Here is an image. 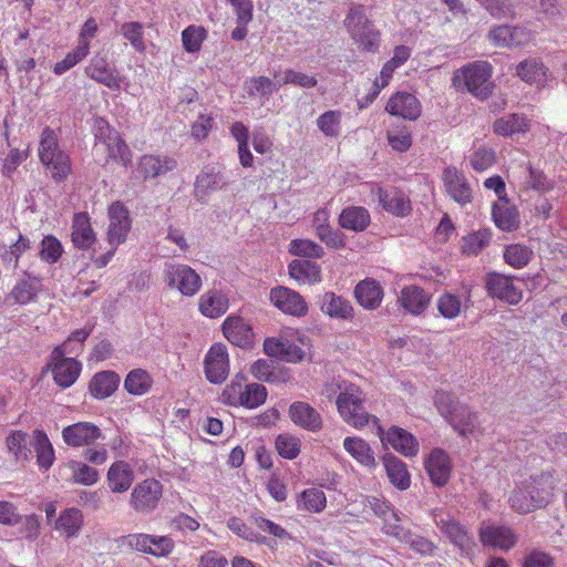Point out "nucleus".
<instances>
[{
    "mask_svg": "<svg viewBox=\"0 0 567 567\" xmlns=\"http://www.w3.org/2000/svg\"><path fill=\"white\" fill-rule=\"evenodd\" d=\"M296 505L298 511L321 513L327 506V497L322 489L310 487L297 496Z\"/></svg>",
    "mask_w": 567,
    "mask_h": 567,
    "instance_id": "49",
    "label": "nucleus"
},
{
    "mask_svg": "<svg viewBox=\"0 0 567 567\" xmlns=\"http://www.w3.org/2000/svg\"><path fill=\"white\" fill-rule=\"evenodd\" d=\"M486 289L489 296L509 305H517L523 299V292L514 285L513 278L501 274L487 276Z\"/></svg>",
    "mask_w": 567,
    "mask_h": 567,
    "instance_id": "20",
    "label": "nucleus"
},
{
    "mask_svg": "<svg viewBox=\"0 0 567 567\" xmlns=\"http://www.w3.org/2000/svg\"><path fill=\"white\" fill-rule=\"evenodd\" d=\"M471 303V289H466L463 295L445 291L437 297L436 309L444 319L453 320L470 308Z\"/></svg>",
    "mask_w": 567,
    "mask_h": 567,
    "instance_id": "28",
    "label": "nucleus"
},
{
    "mask_svg": "<svg viewBox=\"0 0 567 567\" xmlns=\"http://www.w3.org/2000/svg\"><path fill=\"white\" fill-rule=\"evenodd\" d=\"M38 156L55 183H63L72 173V161L59 143L58 134L45 126L40 135Z\"/></svg>",
    "mask_w": 567,
    "mask_h": 567,
    "instance_id": "3",
    "label": "nucleus"
},
{
    "mask_svg": "<svg viewBox=\"0 0 567 567\" xmlns=\"http://www.w3.org/2000/svg\"><path fill=\"white\" fill-rule=\"evenodd\" d=\"M430 301L431 295L415 285L403 287L398 298L400 307L413 316L422 315L427 309Z\"/></svg>",
    "mask_w": 567,
    "mask_h": 567,
    "instance_id": "30",
    "label": "nucleus"
},
{
    "mask_svg": "<svg viewBox=\"0 0 567 567\" xmlns=\"http://www.w3.org/2000/svg\"><path fill=\"white\" fill-rule=\"evenodd\" d=\"M433 520L440 533L445 537L462 555L470 556L476 547L475 539L468 527L461 523L455 516L446 512H434Z\"/></svg>",
    "mask_w": 567,
    "mask_h": 567,
    "instance_id": "7",
    "label": "nucleus"
},
{
    "mask_svg": "<svg viewBox=\"0 0 567 567\" xmlns=\"http://www.w3.org/2000/svg\"><path fill=\"white\" fill-rule=\"evenodd\" d=\"M480 540L484 546L509 550L513 548L518 537L513 528L504 525L482 523L478 528Z\"/></svg>",
    "mask_w": 567,
    "mask_h": 567,
    "instance_id": "13",
    "label": "nucleus"
},
{
    "mask_svg": "<svg viewBox=\"0 0 567 567\" xmlns=\"http://www.w3.org/2000/svg\"><path fill=\"white\" fill-rule=\"evenodd\" d=\"M28 433L21 430H11L4 439L7 452L17 462H27L30 460L31 450L28 446Z\"/></svg>",
    "mask_w": 567,
    "mask_h": 567,
    "instance_id": "46",
    "label": "nucleus"
},
{
    "mask_svg": "<svg viewBox=\"0 0 567 567\" xmlns=\"http://www.w3.org/2000/svg\"><path fill=\"white\" fill-rule=\"evenodd\" d=\"M492 217L497 228L503 231H512L518 228L519 213L509 199L497 200L492 207Z\"/></svg>",
    "mask_w": 567,
    "mask_h": 567,
    "instance_id": "36",
    "label": "nucleus"
},
{
    "mask_svg": "<svg viewBox=\"0 0 567 567\" xmlns=\"http://www.w3.org/2000/svg\"><path fill=\"white\" fill-rule=\"evenodd\" d=\"M66 352H74L66 350L64 346H56L51 354L48 363V369L51 370L54 382L68 389L73 385L80 377L82 364L73 358H66Z\"/></svg>",
    "mask_w": 567,
    "mask_h": 567,
    "instance_id": "8",
    "label": "nucleus"
},
{
    "mask_svg": "<svg viewBox=\"0 0 567 567\" xmlns=\"http://www.w3.org/2000/svg\"><path fill=\"white\" fill-rule=\"evenodd\" d=\"M339 394L336 399V405L340 417L357 430H362L369 423L377 430V435H383V427L380 420L364 411V393L360 386L342 382L338 384Z\"/></svg>",
    "mask_w": 567,
    "mask_h": 567,
    "instance_id": "2",
    "label": "nucleus"
},
{
    "mask_svg": "<svg viewBox=\"0 0 567 567\" xmlns=\"http://www.w3.org/2000/svg\"><path fill=\"white\" fill-rule=\"evenodd\" d=\"M282 87L281 78L278 74L270 79L265 75L252 76L246 82V90L250 96L269 97Z\"/></svg>",
    "mask_w": 567,
    "mask_h": 567,
    "instance_id": "48",
    "label": "nucleus"
},
{
    "mask_svg": "<svg viewBox=\"0 0 567 567\" xmlns=\"http://www.w3.org/2000/svg\"><path fill=\"white\" fill-rule=\"evenodd\" d=\"M275 446L278 454L286 460H295L301 452L300 439L290 433L279 434L276 437Z\"/></svg>",
    "mask_w": 567,
    "mask_h": 567,
    "instance_id": "57",
    "label": "nucleus"
},
{
    "mask_svg": "<svg viewBox=\"0 0 567 567\" xmlns=\"http://www.w3.org/2000/svg\"><path fill=\"white\" fill-rule=\"evenodd\" d=\"M153 383L152 375L146 370L138 368L127 373L124 389L131 395L142 396L151 391Z\"/></svg>",
    "mask_w": 567,
    "mask_h": 567,
    "instance_id": "47",
    "label": "nucleus"
},
{
    "mask_svg": "<svg viewBox=\"0 0 567 567\" xmlns=\"http://www.w3.org/2000/svg\"><path fill=\"white\" fill-rule=\"evenodd\" d=\"M62 252L63 247L56 237L48 235L42 239L39 256L43 261L55 264L61 258Z\"/></svg>",
    "mask_w": 567,
    "mask_h": 567,
    "instance_id": "64",
    "label": "nucleus"
},
{
    "mask_svg": "<svg viewBox=\"0 0 567 567\" xmlns=\"http://www.w3.org/2000/svg\"><path fill=\"white\" fill-rule=\"evenodd\" d=\"M353 297L363 309L375 310L382 303L384 290L375 279L365 278L355 285Z\"/></svg>",
    "mask_w": 567,
    "mask_h": 567,
    "instance_id": "27",
    "label": "nucleus"
},
{
    "mask_svg": "<svg viewBox=\"0 0 567 567\" xmlns=\"http://www.w3.org/2000/svg\"><path fill=\"white\" fill-rule=\"evenodd\" d=\"M227 527L238 537L251 542L261 544L265 542V537L255 532L249 525L238 517H230L227 522Z\"/></svg>",
    "mask_w": 567,
    "mask_h": 567,
    "instance_id": "63",
    "label": "nucleus"
},
{
    "mask_svg": "<svg viewBox=\"0 0 567 567\" xmlns=\"http://www.w3.org/2000/svg\"><path fill=\"white\" fill-rule=\"evenodd\" d=\"M425 471L433 485L444 487L451 478L452 461L442 449H434L424 461Z\"/></svg>",
    "mask_w": 567,
    "mask_h": 567,
    "instance_id": "16",
    "label": "nucleus"
},
{
    "mask_svg": "<svg viewBox=\"0 0 567 567\" xmlns=\"http://www.w3.org/2000/svg\"><path fill=\"white\" fill-rule=\"evenodd\" d=\"M245 381L246 377L244 374H236L234 379L224 388L219 398L221 403L229 406H240Z\"/></svg>",
    "mask_w": 567,
    "mask_h": 567,
    "instance_id": "58",
    "label": "nucleus"
},
{
    "mask_svg": "<svg viewBox=\"0 0 567 567\" xmlns=\"http://www.w3.org/2000/svg\"><path fill=\"white\" fill-rule=\"evenodd\" d=\"M378 196L381 206L388 213L398 217H404L411 213V202L404 192L398 188H380Z\"/></svg>",
    "mask_w": 567,
    "mask_h": 567,
    "instance_id": "35",
    "label": "nucleus"
},
{
    "mask_svg": "<svg viewBox=\"0 0 567 567\" xmlns=\"http://www.w3.org/2000/svg\"><path fill=\"white\" fill-rule=\"evenodd\" d=\"M458 411L452 416L449 423L462 436L472 434L477 423V415L471 411L466 405H460Z\"/></svg>",
    "mask_w": 567,
    "mask_h": 567,
    "instance_id": "52",
    "label": "nucleus"
},
{
    "mask_svg": "<svg viewBox=\"0 0 567 567\" xmlns=\"http://www.w3.org/2000/svg\"><path fill=\"white\" fill-rule=\"evenodd\" d=\"M529 130V120L524 114L512 113L497 118L493 123L496 135L511 137L514 134L525 133Z\"/></svg>",
    "mask_w": 567,
    "mask_h": 567,
    "instance_id": "42",
    "label": "nucleus"
},
{
    "mask_svg": "<svg viewBox=\"0 0 567 567\" xmlns=\"http://www.w3.org/2000/svg\"><path fill=\"white\" fill-rule=\"evenodd\" d=\"M441 179L446 195L461 206H466L473 200V189L464 173L454 166L443 169Z\"/></svg>",
    "mask_w": 567,
    "mask_h": 567,
    "instance_id": "12",
    "label": "nucleus"
},
{
    "mask_svg": "<svg viewBox=\"0 0 567 567\" xmlns=\"http://www.w3.org/2000/svg\"><path fill=\"white\" fill-rule=\"evenodd\" d=\"M85 74L111 90L121 89L122 78L118 71L116 68L112 66L104 56H93L85 68Z\"/></svg>",
    "mask_w": 567,
    "mask_h": 567,
    "instance_id": "23",
    "label": "nucleus"
},
{
    "mask_svg": "<svg viewBox=\"0 0 567 567\" xmlns=\"http://www.w3.org/2000/svg\"><path fill=\"white\" fill-rule=\"evenodd\" d=\"M343 23L350 38L360 50L370 53L379 51L381 44V32L367 17L362 4L351 7Z\"/></svg>",
    "mask_w": 567,
    "mask_h": 567,
    "instance_id": "5",
    "label": "nucleus"
},
{
    "mask_svg": "<svg viewBox=\"0 0 567 567\" xmlns=\"http://www.w3.org/2000/svg\"><path fill=\"white\" fill-rule=\"evenodd\" d=\"M383 464L386 476L398 489L405 491L410 487L411 477L403 461L389 454L383 457Z\"/></svg>",
    "mask_w": 567,
    "mask_h": 567,
    "instance_id": "45",
    "label": "nucleus"
},
{
    "mask_svg": "<svg viewBox=\"0 0 567 567\" xmlns=\"http://www.w3.org/2000/svg\"><path fill=\"white\" fill-rule=\"evenodd\" d=\"M492 238V233L488 229H478L467 234L462 238L461 251L467 256L480 254Z\"/></svg>",
    "mask_w": 567,
    "mask_h": 567,
    "instance_id": "53",
    "label": "nucleus"
},
{
    "mask_svg": "<svg viewBox=\"0 0 567 567\" xmlns=\"http://www.w3.org/2000/svg\"><path fill=\"white\" fill-rule=\"evenodd\" d=\"M120 382V374L115 371L97 372L89 382V393L96 400L107 399L118 389Z\"/></svg>",
    "mask_w": 567,
    "mask_h": 567,
    "instance_id": "34",
    "label": "nucleus"
},
{
    "mask_svg": "<svg viewBox=\"0 0 567 567\" xmlns=\"http://www.w3.org/2000/svg\"><path fill=\"white\" fill-rule=\"evenodd\" d=\"M120 32L137 52L143 53L146 50L143 38L144 28L141 22H124L120 28Z\"/></svg>",
    "mask_w": 567,
    "mask_h": 567,
    "instance_id": "60",
    "label": "nucleus"
},
{
    "mask_svg": "<svg viewBox=\"0 0 567 567\" xmlns=\"http://www.w3.org/2000/svg\"><path fill=\"white\" fill-rule=\"evenodd\" d=\"M320 310L329 318L350 322L355 316L351 301L333 291H327L320 297Z\"/></svg>",
    "mask_w": 567,
    "mask_h": 567,
    "instance_id": "25",
    "label": "nucleus"
},
{
    "mask_svg": "<svg viewBox=\"0 0 567 567\" xmlns=\"http://www.w3.org/2000/svg\"><path fill=\"white\" fill-rule=\"evenodd\" d=\"M32 446L35 451L37 464L41 471H48L55 461V453L49 436L43 430L32 432Z\"/></svg>",
    "mask_w": 567,
    "mask_h": 567,
    "instance_id": "41",
    "label": "nucleus"
},
{
    "mask_svg": "<svg viewBox=\"0 0 567 567\" xmlns=\"http://www.w3.org/2000/svg\"><path fill=\"white\" fill-rule=\"evenodd\" d=\"M208 32L205 27L190 24L182 31V45L187 53H198L207 39Z\"/></svg>",
    "mask_w": 567,
    "mask_h": 567,
    "instance_id": "51",
    "label": "nucleus"
},
{
    "mask_svg": "<svg viewBox=\"0 0 567 567\" xmlns=\"http://www.w3.org/2000/svg\"><path fill=\"white\" fill-rule=\"evenodd\" d=\"M267 355L289 363H298L306 357L303 349L287 338H267L264 342Z\"/></svg>",
    "mask_w": 567,
    "mask_h": 567,
    "instance_id": "21",
    "label": "nucleus"
},
{
    "mask_svg": "<svg viewBox=\"0 0 567 567\" xmlns=\"http://www.w3.org/2000/svg\"><path fill=\"white\" fill-rule=\"evenodd\" d=\"M533 255V250L526 245L522 244L508 245L504 250L505 261L516 269H520L527 266Z\"/></svg>",
    "mask_w": 567,
    "mask_h": 567,
    "instance_id": "55",
    "label": "nucleus"
},
{
    "mask_svg": "<svg viewBox=\"0 0 567 567\" xmlns=\"http://www.w3.org/2000/svg\"><path fill=\"white\" fill-rule=\"evenodd\" d=\"M95 147H103L106 161H114L123 166L132 162V152L121 134L104 118H97L94 126Z\"/></svg>",
    "mask_w": 567,
    "mask_h": 567,
    "instance_id": "6",
    "label": "nucleus"
},
{
    "mask_svg": "<svg viewBox=\"0 0 567 567\" xmlns=\"http://www.w3.org/2000/svg\"><path fill=\"white\" fill-rule=\"evenodd\" d=\"M371 221L370 214L362 206H348L339 215V225L355 233L363 231Z\"/></svg>",
    "mask_w": 567,
    "mask_h": 567,
    "instance_id": "44",
    "label": "nucleus"
},
{
    "mask_svg": "<svg viewBox=\"0 0 567 567\" xmlns=\"http://www.w3.org/2000/svg\"><path fill=\"white\" fill-rule=\"evenodd\" d=\"M68 467L72 472V481L75 484L91 486L100 478L99 471L84 462L71 461L69 462Z\"/></svg>",
    "mask_w": 567,
    "mask_h": 567,
    "instance_id": "54",
    "label": "nucleus"
},
{
    "mask_svg": "<svg viewBox=\"0 0 567 567\" xmlns=\"http://www.w3.org/2000/svg\"><path fill=\"white\" fill-rule=\"evenodd\" d=\"M163 276L169 289H176L186 297L196 295L202 287L199 275L187 265L166 264Z\"/></svg>",
    "mask_w": 567,
    "mask_h": 567,
    "instance_id": "9",
    "label": "nucleus"
},
{
    "mask_svg": "<svg viewBox=\"0 0 567 567\" xmlns=\"http://www.w3.org/2000/svg\"><path fill=\"white\" fill-rule=\"evenodd\" d=\"M516 75L528 84L543 85L547 82L548 68L542 60L529 58L518 63Z\"/></svg>",
    "mask_w": 567,
    "mask_h": 567,
    "instance_id": "40",
    "label": "nucleus"
},
{
    "mask_svg": "<svg viewBox=\"0 0 567 567\" xmlns=\"http://www.w3.org/2000/svg\"><path fill=\"white\" fill-rule=\"evenodd\" d=\"M290 421L298 427L317 433L323 426V420L319 411L303 401H295L289 405Z\"/></svg>",
    "mask_w": 567,
    "mask_h": 567,
    "instance_id": "19",
    "label": "nucleus"
},
{
    "mask_svg": "<svg viewBox=\"0 0 567 567\" xmlns=\"http://www.w3.org/2000/svg\"><path fill=\"white\" fill-rule=\"evenodd\" d=\"M134 471L126 461H115L106 473L107 486L112 493L127 492L134 482Z\"/></svg>",
    "mask_w": 567,
    "mask_h": 567,
    "instance_id": "33",
    "label": "nucleus"
},
{
    "mask_svg": "<svg viewBox=\"0 0 567 567\" xmlns=\"http://www.w3.org/2000/svg\"><path fill=\"white\" fill-rule=\"evenodd\" d=\"M380 440L389 444L398 453L405 457H413L419 453L417 440L406 430L399 426H391L383 435H378Z\"/></svg>",
    "mask_w": 567,
    "mask_h": 567,
    "instance_id": "24",
    "label": "nucleus"
},
{
    "mask_svg": "<svg viewBox=\"0 0 567 567\" xmlns=\"http://www.w3.org/2000/svg\"><path fill=\"white\" fill-rule=\"evenodd\" d=\"M71 239L73 245L82 250L91 248L95 243L96 235L86 212H79L73 215Z\"/></svg>",
    "mask_w": 567,
    "mask_h": 567,
    "instance_id": "31",
    "label": "nucleus"
},
{
    "mask_svg": "<svg viewBox=\"0 0 567 567\" xmlns=\"http://www.w3.org/2000/svg\"><path fill=\"white\" fill-rule=\"evenodd\" d=\"M205 375L213 384H219L226 380L229 373V359L226 347L217 343L210 347L205 355Z\"/></svg>",
    "mask_w": 567,
    "mask_h": 567,
    "instance_id": "14",
    "label": "nucleus"
},
{
    "mask_svg": "<svg viewBox=\"0 0 567 567\" xmlns=\"http://www.w3.org/2000/svg\"><path fill=\"white\" fill-rule=\"evenodd\" d=\"M225 338L235 346L246 348L254 341L251 326L241 317L229 316L223 323Z\"/></svg>",
    "mask_w": 567,
    "mask_h": 567,
    "instance_id": "29",
    "label": "nucleus"
},
{
    "mask_svg": "<svg viewBox=\"0 0 567 567\" xmlns=\"http://www.w3.org/2000/svg\"><path fill=\"white\" fill-rule=\"evenodd\" d=\"M434 404L440 412V414L447 420V422L452 419L456 411H458V406L461 405L454 398V395L450 392L439 390L434 395Z\"/></svg>",
    "mask_w": 567,
    "mask_h": 567,
    "instance_id": "62",
    "label": "nucleus"
},
{
    "mask_svg": "<svg viewBox=\"0 0 567 567\" xmlns=\"http://www.w3.org/2000/svg\"><path fill=\"white\" fill-rule=\"evenodd\" d=\"M270 301L284 313L302 317L308 312V305L303 297L286 287L272 288L270 290Z\"/></svg>",
    "mask_w": 567,
    "mask_h": 567,
    "instance_id": "18",
    "label": "nucleus"
},
{
    "mask_svg": "<svg viewBox=\"0 0 567 567\" xmlns=\"http://www.w3.org/2000/svg\"><path fill=\"white\" fill-rule=\"evenodd\" d=\"M288 250L291 255L313 259H320L324 254L323 248L310 239H293Z\"/></svg>",
    "mask_w": 567,
    "mask_h": 567,
    "instance_id": "59",
    "label": "nucleus"
},
{
    "mask_svg": "<svg viewBox=\"0 0 567 567\" xmlns=\"http://www.w3.org/2000/svg\"><path fill=\"white\" fill-rule=\"evenodd\" d=\"M488 39L495 47H519L530 40V32L523 27L497 25L489 30Z\"/></svg>",
    "mask_w": 567,
    "mask_h": 567,
    "instance_id": "26",
    "label": "nucleus"
},
{
    "mask_svg": "<svg viewBox=\"0 0 567 567\" xmlns=\"http://www.w3.org/2000/svg\"><path fill=\"white\" fill-rule=\"evenodd\" d=\"M163 496V485L155 478H146L137 483L130 497V504L141 514L153 512Z\"/></svg>",
    "mask_w": 567,
    "mask_h": 567,
    "instance_id": "10",
    "label": "nucleus"
},
{
    "mask_svg": "<svg viewBox=\"0 0 567 567\" xmlns=\"http://www.w3.org/2000/svg\"><path fill=\"white\" fill-rule=\"evenodd\" d=\"M558 481L557 474L549 471L529 476L513 491L511 507L517 513L527 514L547 506Z\"/></svg>",
    "mask_w": 567,
    "mask_h": 567,
    "instance_id": "1",
    "label": "nucleus"
},
{
    "mask_svg": "<svg viewBox=\"0 0 567 567\" xmlns=\"http://www.w3.org/2000/svg\"><path fill=\"white\" fill-rule=\"evenodd\" d=\"M228 309L227 297L218 291H208L200 297L199 310L209 318H218Z\"/></svg>",
    "mask_w": 567,
    "mask_h": 567,
    "instance_id": "50",
    "label": "nucleus"
},
{
    "mask_svg": "<svg viewBox=\"0 0 567 567\" xmlns=\"http://www.w3.org/2000/svg\"><path fill=\"white\" fill-rule=\"evenodd\" d=\"M228 184L227 179L219 172L212 169L202 171L195 182L194 193L198 200L204 202L212 192L220 190Z\"/></svg>",
    "mask_w": 567,
    "mask_h": 567,
    "instance_id": "38",
    "label": "nucleus"
},
{
    "mask_svg": "<svg viewBox=\"0 0 567 567\" xmlns=\"http://www.w3.org/2000/svg\"><path fill=\"white\" fill-rule=\"evenodd\" d=\"M109 227L107 241L111 247L123 244L132 228V218L127 207L120 200L113 202L107 207Z\"/></svg>",
    "mask_w": 567,
    "mask_h": 567,
    "instance_id": "11",
    "label": "nucleus"
},
{
    "mask_svg": "<svg viewBox=\"0 0 567 567\" xmlns=\"http://www.w3.org/2000/svg\"><path fill=\"white\" fill-rule=\"evenodd\" d=\"M493 66L487 61H475L453 74L452 82L457 91H466L474 96L485 100L493 91L494 84L491 81Z\"/></svg>",
    "mask_w": 567,
    "mask_h": 567,
    "instance_id": "4",
    "label": "nucleus"
},
{
    "mask_svg": "<svg viewBox=\"0 0 567 567\" xmlns=\"http://www.w3.org/2000/svg\"><path fill=\"white\" fill-rule=\"evenodd\" d=\"M267 395V389L262 384L248 383L246 380L243 389V400L240 406L249 410L256 409L266 402Z\"/></svg>",
    "mask_w": 567,
    "mask_h": 567,
    "instance_id": "56",
    "label": "nucleus"
},
{
    "mask_svg": "<svg viewBox=\"0 0 567 567\" xmlns=\"http://www.w3.org/2000/svg\"><path fill=\"white\" fill-rule=\"evenodd\" d=\"M341 116L340 111H327L317 118V126L324 136L337 137L341 132Z\"/></svg>",
    "mask_w": 567,
    "mask_h": 567,
    "instance_id": "61",
    "label": "nucleus"
},
{
    "mask_svg": "<svg viewBox=\"0 0 567 567\" xmlns=\"http://www.w3.org/2000/svg\"><path fill=\"white\" fill-rule=\"evenodd\" d=\"M289 276L299 285H317L321 282V268L316 262L295 259L288 266Z\"/></svg>",
    "mask_w": 567,
    "mask_h": 567,
    "instance_id": "37",
    "label": "nucleus"
},
{
    "mask_svg": "<svg viewBox=\"0 0 567 567\" xmlns=\"http://www.w3.org/2000/svg\"><path fill=\"white\" fill-rule=\"evenodd\" d=\"M177 167L174 157L165 154H144L136 165V172L143 179L156 178L173 172Z\"/></svg>",
    "mask_w": 567,
    "mask_h": 567,
    "instance_id": "15",
    "label": "nucleus"
},
{
    "mask_svg": "<svg viewBox=\"0 0 567 567\" xmlns=\"http://www.w3.org/2000/svg\"><path fill=\"white\" fill-rule=\"evenodd\" d=\"M343 447L361 466L367 468L377 467L373 450L363 439L359 436H348L343 441Z\"/></svg>",
    "mask_w": 567,
    "mask_h": 567,
    "instance_id": "39",
    "label": "nucleus"
},
{
    "mask_svg": "<svg viewBox=\"0 0 567 567\" xmlns=\"http://www.w3.org/2000/svg\"><path fill=\"white\" fill-rule=\"evenodd\" d=\"M83 526V514L79 508L62 511L54 523V529L66 538L76 537Z\"/></svg>",
    "mask_w": 567,
    "mask_h": 567,
    "instance_id": "43",
    "label": "nucleus"
},
{
    "mask_svg": "<svg viewBox=\"0 0 567 567\" xmlns=\"http://www.w3.org/2000/svg\"><path fill=\"white\" fill-rule=\"evenodd\" d=\"M385 111L390 115L415 121L421 115L422 105L414 94L399 91L390 96Z\"/></svg>",
    "mask_w": 567,
    "mask_h": 567,
    "instance_id": "17",
    "label": "nucleus"
},
{
    "mask_svg": "<svg viewBox=\"0 0 567 567\" xmlns=\"http://www.w3.org/2000/svg\"><path fill=\"white\" fill-rule=\"evenodd\" d=\"M101 435V429L92 422H76L62 430L64 443L72 447L91 445Z\"/></svg>",
    "mask_w": 567,
    "mask_h": 567,
    "instance_id": "22",
    "label": "nucleus"
},
{
    "mask_svg": "<svg viewBox=\"0 0 567 567\" xmlns=\"http://www.w3.org/2000/svg\"><path fill=\"white\" fill-rule=\"evenodd\" d=\"M41 289V279L25 274V277L16 282L8 295V300H11L13 305L25 306L37 301Z\"/></svg>",
    "mask_w": 567,
    "mask_h": 567,
    "instance_id": "32",
    "label": "nucleus"
}]
</instances>
